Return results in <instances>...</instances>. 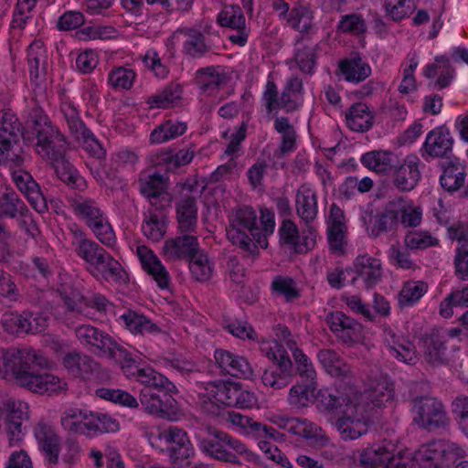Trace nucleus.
<instances>
[{
    "label": "nucleus",
    "instance_id": "nucleus-31",
    "mask_svg": "<svg viewBox=\"0 0 468 468\" xmlns=\"http://www.w3.org/2000/svg\"><path fill=\"white\" fill-rule=\"evenodd\" d=\"M326 322L330 330L344 343L355 341L359 335L360 324L341 311L330 313Z\"/></svg>",
    "mask_w": 468,
    "mask_h": 468
},
{
    "label": "nucleus",
    "instance_id": "nucleus-56",
    "mask_svg": "<svg viewBox=\"0 0 468 468\" xmlns=\"http://www.w3.org/2000/svg\"><path fill=\"white\" fill-rule=\"evenodd\" d=\"M182 86L178 83H170L163 90L151 96L147 100L150 108L166 109L173 107L182 96Z\"/></svg>",
    "mask_w": 468,
    "mask_h": 468
},
{
    "label": "nucleus",
    "instance_id": "nucleus-47",
    "mask_svg": "<svg viewBox=\"0 0 468 468\" xmlns=\"http://www.w3.org/2000/svg\"><path fill=\"white\" fill-rule=\"evenodd\" d=\"M392 207L398 215V223L406 228L418 227L422 220V209L415 206L412 200L402 197L392 200Z\"/></svg>",
    "mask_w": 468,
    "mask_h": 468
},
{
    "label": "nucleus",
    "instance_id": "nucleus-62",
    "mask_svg": "<svg viewBox=\"0 0 468 468\" xmlns=\"http://www.w3.org/2000/svg\"><path fill=\"white\" fill-rule=\"evenodd\" d=\"M136 71L126 67H116L108 74V83L113 90H130L136 79Z\"/></svg>",
    "mask_w": 468,
    "mask_h": 468
},
{
    "label": "nucleus",
    "instance_id": "nucleus-5",
    "mask_svg": "<svg viewBox=\"0 0 468 468\" xmlns=\"http://www.w3.org/2000/svg\"><path fill=\"white\" fill-rule=\"evenodd\" d=\"M74 215L83 221L94 236L107 247H113L116 236L105 212L92 198L75 197L69 199Z\"/></svg>",
    "mask_w": 468,
    "mask_h": 468
},
{
    "label": "nucleus",
    "instance_id": "nucleus-59",
    "mask_svg": "<svg viewBox=\"0 0 468 468\" xmlns=\"http://www.w3.org/2000/svg\"><path fill=\"white\" fill-rule=\"evenodd\" d=\"M317 49V45H299L295 48L294 60L303 73L314 74L316 66Z\"/></svg>",
    "mask_w": 468,
    "mask_h": 468
},
{
    "label": "nucleus",
    "instance_id": "nucleus-53",
    "mask_svg": "<svg viewBox=\"0 0 468 468\" xmlns=\"http://www.w3.org/2000/svg\"><path fill=\"white\" fill-rule=\"evenodd\" d=\"M313 11L307 5H297L293 6L286 16L288 25L302 34H309L313 31Z\"/></svg>",
    "mask_w": 468,
    "mask_h": 468
},
{
    "label": "nucleus",
    "instance_id": "nucleus-34",
    "mask_svg": "<svg viewBox=\"0 0 468 468\" xmlns=\"http://www.w3.org/2000/svg\"><path fill=\"white\" fill-rule=\"evenodd\" d=\"M67 122L71 134L89 154L98 159L105 156L104 148L81 119H67Z\"/></svg>",
    "mask_w": 468,
    "mask_h": 468
},
{
    "label": "nucleus",
    "instance_id": "nucleus-7",
    "mask_svg": "<svg viewBox=\"0 0 468 468\" xmlns=\"http://www.w3.org/2000/svg\"><path fill=\"white\" fill-rule=\"evenodd\" d=\"M36 119L30 120L27 124L31 131L22 130L18 119H0V165L9 168L18 167L24 164L23 151L19 144V134L24 139L30 140L33 133V122Z\"/></svg>",
    "mask_w": 468,
    "mask_h": 468
},
{
    "label": "nucleus",
    "instance_id": "nucleus-15",
    "mask_svg": "<svg viewBox=\"0 0 468 468\" xmlns=\"http://www.w3.org/2000/svg\"><path fill=\"white\" fill-rule=\"evenodd\" d=\"M396 445L387 440L381 444L366 449L360 455V463L365 468H406L405 463L396 462Z\"/></svg>",
    "mask_w": 468,
    "mask_h": 468
},
{
    "label": "nucleus",
    "instance_id": "nucleus-10",
    "mask_svg": "<svg viewBox=\"0 0 468 468\" xmlns=\"http://www.w3.org/2000/svg\"><path fill=\"white\" fill-rule=\"evenodd\" d=\"M180 197L176 202V218L182 233H192L197 225V200L200 197L195 179H187L180 186Z\"/></svg>",
    "mask_w": 468,
    "mask_h": 468
},
{
    "label": "nucleus",
    "instance_id": "nucleus-3",
    "mask_svg": "<svg viewBox=\"0 0 468 468\" xmlns=\"http://www.w3.org/2000/svg\"><path fill=\"white\" fill-rule=\"evenodd\" d=\"M322 396L325 399L324 409L338 416L335 427L342 440H356L367 432L370 414L363 404L356 401V398L350 397L346 391L337 394L324 391Z\"/></svg>",
    "mask_w": 468,
    "mask_h": 468
},
{
    "label": "nucleus",
    "instance_id": "nucleus-30",
    "mask_svg": "<svg viewBox=\"0 0 468 468\" xmlns=\"http://www.w3.org/2000/svg\"><path fill=\"white\" fill-rule=\"evenodd\" d=\"M229 80V77L219 68L213 66L199 69L196 72L195 83L205 95H217Z\"/></svg>",
    "mask_w": 468,
    "mask_h": 468
},
{
    "label": "nucleus",
    "instance_id": "nucleus-29",
    "mask_svg": "<svg viewBox=\"0 0 468 468\" xmlns=\"http://www.w3.org/2000/svg\"><path fill=\"white\" fill-rule=\"evenodd\" d=\"M34 435L48 462L56 464L60 452V440L56 431L49 423L41 420L34 428Z\"/></svg>",
    "mask_w": 468,
    "mask_h": 468
},
{
    "label": "nucleus",
    "instance_id": "nucleus-57",
    "mask_svg": "<svg viewBox=\"0 0 468 468\" xmlns=\"http://www.w3.org/2000/svg\"><path fill=\"white\" fill-rule=\"evenodd\" d=\"M186 40L183 44V51L192 58H201L210 50L206 43L204 35L197 29L186 28L184 30Z\"/></svg>",
    "mask_w": 468,
    "mask_h": 468
},
{
    "label": "nucleus",
    "instance_id": "nucleus-45",
    "mask_svg": "<svg viewBox=\"0 0 468 468\" xmlns=\"http://www.w3.org/2000/svg\"><path fill=\"white\" fill-rule=\"evenodd\" d=\"M27 63L30 78L38 80L46 74L48 52L41 39H35L27 48Z\"/></svg>",
    "mask_w": 468,
    "mask_h": 468
},
{
    "label": "nucleus",
    "instance_id": "nucleus-14",
    "mask_svg": "<svg viewBox=\"0 0 468 468\" xmlns=\"http://www.w3.org/2000/svg\"><path fill=\"white\" fill-rule=\"evenodd\" d=\"M350 397L356 398V401L365 406V410L370 414L375 409H379L394 399L393 385L386 380L377 381L369 389L357 391L349 388L346 391Z\"/></svg>",
    "mask_w": 468,
    "mask_h": 468
},
{
    "label": "nucleus",
    "instance_id": "nucleus-13",
    "mask_svg": "<svg viewBox=\"0 0 468 468\" xmlns=\"http://www.w3.org/2000/svg\"><path fill=\"white\" fill-rule=\"evenodd\" d=\"M80 343L98 356L109 357L118 350V343L106 332L91 325L81 324L75 328Z\"/></svg>",
    "mask_w": 468,
    "mask_h": 468
},
{
    "label": "nucleus",
    "instance_id": "nucleus-8",
    "mask_svg": "<svg viewBox=\"0 0 468 468\" xmlns=\"http://www.w3.org/2000/svg\"><path fill=\"white\" fill-rule=\"evenodd\" d=\"M466 451L458 443L439 439L422 444L415 452L414 460L420 468H451Z\"/></svg>",
    "mask_w": 468,
    "mask_h": 468
},
{
    "label": "nucleus",
    "instance_id": "nucleus-18",
    "mask_svg": "<svg viewBox=\"0 0 468 468\" xmlns=\"http://www.w3.org/2000/svg\"><path fill=\"white\" fill-rule=\"evenodd\" d=\"M88 270L94 277H101L105 281H112L116 283H126L128 281L127 273L122 264L105 249L90 263Z\"/></svg>",
    "mask_w": 468,
    "mask_h": 468
},
{
    "label": "nucleus",
    "instance_id": "nucleus-44",
    "mask_svg": "<svg viewBox=\"0 0 468 468\" xmlns=\"http://www.w3.org/2000/svg\"><path fill=\"white\" fill-rule=\"evenodd\" d=\"M119 320L134 335H157L161 333V328L156 324L153 323L145 315L133 310L125 311V313L120 315Z\"/></svg>",
    "mask_w": 468,
    "mask_h": 468
},
{
    "label": "nucleus",
    "instance_id": "nucleus-46",
    "mask_svg": "<svg viewBox=\"0 0 468 468\" xmlns=\"http://www.w3.org/2000/svg\"><path fill=\"white\" fill-rule=\"evenodd\" d=\"M263 356L277 365L278 367H283L288 370L291 365V358L283 345L276 339L267 340L264 337H258L254 340Z\"/></svg>",
    "mask_w": 468,
    "mask_h": 468
},
{
    "label": "nucleus",
    "instance_id": "nucleus-41",
    "mask_svg": "<svg viewBox=\"0 0 468 468\" xmlns=\"http://www.w3.org/2000/svg\"><path fill=\"white\" fill-rule=\"evenodd\" d=\"M392 207V201L382 212L371 215L366 221V230L370 237L378 238L380 235L395 230L398 226V215Z\"/></svg>",
    "mask_w": 468,
    "mask_h": 468
},
{
    "label": "nucleus",
    "instance_id": "nucleus-4",
    "mask_svg": "<svg viewBox=\"0 0 468 468\" xmlns=\"http://www.w3.org/2000/svg\"><path fill=\"white\" fill-rule=\"evenodd\" d=\"M227 238L235 246L255 255L258 248H267L268 240L257 225V215L250 207H239L229 218Z\"/></svg>",
    "mask_w": 468,
    "mask_h": 468
},
{
    "label": "nucleus",
    "instance_id": "nucleus-32",
    "mask_svg": "<svg viewBox=\"0 0 468 468\" xmlns=\"http://www.w3.org/2000/svg\"><path fill=\"white\" fill-rule=\"evenodd\" d=\"M424 359L432 367H439L447 364V346L445 337L440 330L433 329L426 335L423 339Z\"/></svg>",
    "mask_w": 468,
    "mask_h": 468
},
{
    "label": "nucleus",
    "instance_id": "nucleus-27",
    "mask_svg": "<svg viewBox=\"0 0 468 468\" xmlns=\"http://www.w3.org/2000/svg\"><path fill=\"white\" fill-rule=\"evenodd\" d=\"M139 399L147 413L170 420L176 419V410L173 406L174 399L171 397L163 399L151 388H144L140 391Z\"/></svg>",
    "mask_w": 468,
    "mask_h": 468
},
{
    "label": "nucleus",
    "instance_id": "nucleus-2",
    "mask_svg": "<svg viewBox=\"0 0 468 468\" xmlns=\"http://www.w3.org/2000/svg\"><path fill=\"white\" fill-rule=\"evenodd\" d=\"M32 128L37 140L35 144L37 154L53 166L62 182L80 188L84 185V179L79 176L66 157L69 145L64 135L52 125L48 119L35 120Z\"/></svg>",
    "mask_w": 468,
    "mask_h": 468
},
{
    "label": "nucleus",
    "instance_id": "nucleus-36",
    "mask_svg": "<svg viewBox=\"0 0 468 468\" xmlns=\"http://www.w3.org/2000/svg\"><path fill=\"white\" fill-rule=\"evenodd\" d=\"M69 233L72 236L71 244L76 255L89 267L104 248L89 239L85 231L77 225L69 228Z\"/></svg>",
    "mask_w": 468,
    "mask_h": 468
},
{
    "label": "nucleus",
    "instance_id": "nucleus-11",
    "mask_svg": "<svg viewBox=\"0 0 468 468\" xmlns=\"http://www.w3.org/2000/svg\"><path fill=\"white\" fill-rule=\"evenodd\" d=\"M267 420L293 436L314 441L319 443L328 441L324 431L305 418L291 417L282 412H270L267 416Z\"/></svg>",
    "mask_w": 468,
    "mask_h": 468
},
{
    "label": "nucleus",
    "instance_id": "nucleus-17",
    "mask_svg": "<svg viewBox=\"0 0 468 468\" xmlns=\"http://www.w3.org/2000/svg\"><path fill=\"white\" fill-rule=\"evenodd\" d=\"M421 165L422 163L417 155H407L393 171V186L401 192L413 190L421 178Z\"/></svg>",
    "mask_w": 468,
    "mask_h": 468
},
{
    "label": "nucleus",
    "instance_id": "nucleus-63",
    "mask_svg": "<svg viewBox=\"0 0 468 468\" xmlns=\"http://www.w3.org/2000/svg\"><path fill=\"white\" fill-rule=\"evenodd\" d=\"M280 372L273 368H267L263 371L261 376V382L265 387H270L273 389H282L287 387L291 381L292 372V362L288 370L283 367H279Z\"/></svg>",
    "mask_w": 468,
    "mask_h": 468
},
{
    "label": "nucleus",
    "instance_id": "nucleus-23",
    "mask_svg": "<svg viewBox=\"0 0 468 468\" xmlns=\"http://www.w3.org/2000/svg\"><path fill=\"white\" fill-rule=\"evenodd\" d=\"M92 413V410L68 408L60 416L61 427L69 433L90 437Z\"/></svg>",
    "mask_w": 468,
    "mask_h": 468
},
{
    "label": "nucleus",
    "instance_id": "nucleus-58",
    "mask_svg": "<svg viewBox=\"0 0 468 468\" xmlns=\"http://www.w3.org/2000/svg\"><path fill=\"white\" fill-rule=\"evenodd\" d=\"M188 261L191 274L197 281L206 282L211 278L213 263L200 247L197 249V252L193 253Z\"/></svg>",
    "mask_w": 468,
    "mask_h": 468
},
{
    "label": "nucleus",
    "instance_id": "nucleus-26",
    "mask_svg": "<svg viewBox=\"0 0 468 468\" xmlns=\"http://www.w3.org/2000/svg\"><path fill=\"white\" fill-rule=\"evenodd\" d=\"M61 363L69 375L83 379L90 378L100 368L99 364L91 356L79 351L65 354Z\"/></svg>",
    "mask_w": 468,
    "mask_h": 468
},
{
    "label": "nucleus",
    "instance_id": "nucleus-1",
    "mask_svg": "<svg viewBox=\"0 0 468 468\" xmlns=\"http://www.w3.org/2000/svg\"><path fill=\"white\" fill-rule=\"evenodd\" d=\"M52 362L39 351L32 348L0 350V374L12 373L17 385L39 394L63 390L66 382L37 368H50Z\"/></svg>",
    "mask_w": 468,
    "mask_h": 468
},
{
    "label": "nucleus",
    "instance_id": "nucleus-51",
    "mask_svg": "<svg viewBox=\"0 0 468 468\" xmlns=\"http://www.w3.org/2000/svg\"><path fill=\"white\" fill-rule=\"evenodd\" d=\"M367 31V25L361 13L353 12L341 15L335 26V32L339 35L363 37Z\"/></svg>",
    "mask_w": 468,
    "mask_h": 468
},
{
    "label": "nucleus",
    "instance_id": "nucleus-12",
    "mask_svg": "<svg viewBox=\"0 0 468 468\" xmlns=\"http://www.w3.org/2000/svg\"><path fill=\"white\" fill-rule=\"evenodd\" d=\"M414 422L431 431L444 428L449 424V418L442 403L435 398L420 397L414 400Z\"/></svg>",
    "mask_w": 468,
    "mask_h": 468
},
{
    "label": "nucleus",
    "instance_id": "nucleus-49",
    "mask_svg": "<svg viewBox=\"0 0 468 468\" xmlns=\"http://www.w3.org/2000/svg\"><path fill=\"white\" fill-rule=\"evenodd\" d=\"M317 359L326 372L335 378H347L352 375L351 367L335 350H320L317 353Z\"/></svg>",
    "mask_w": 468,
    "mask_h": 468
},
{
    "label": "nucleus",
    "instance_id": "nucleus-39",
    "mask_svg": "<svg viewBox=\"0 0 468 468\" xmlns=\"http://www.w3.org/2000/svg\"><path fill=\"white\" fill-rule=\"evenodd\" d=\"M139 190L154 206L158 199H168L166 183L164 176L158 173L143 171L139 176Z\"/></svg>",
    "mask_w": 468,
    "mask_h": 468
},
{
    "label": "nucleus",
    "instance_id": "nucleus-25",
    "mask_svg": "<svg viewBox=\"0 0 468 468\" xmlns=\"http://www.w3.org/2000/svg\"><path fill=\"white\" fill-rule=\"evenodd\" d=\"M21 166L10 168L13 181L17 188L25 194L34 208L41 212L46 208V203L39 186L27 171L21 169Z\"/></svg>",
    "mask_w": 468,
    "mask_h": 468
},
{
    "label": "nucleus",
    "instance_id": "nucleus-38",
    "mask_svg": "<svg viewBox=\"0 0 468 468\" xmlns=\"http://www.w3.org/2000/svg\"><path fill=\"white\" fill-rule=\"evenodd\" d=\"M452 144L449 130L441 126L427 134L423 149L431 157H446L450 160L449 154L452 153Z\"/></svg>",
    "mask_w": 468,
    "mask_h": 468
},
{
    "label": "nucleus",
    "instance_id": "nucleus-21",
    "mask_svg": "<svg viewBox=\"0 0 468 468\" xmlns=\"http://www.w3.org/2000/svg\"><path fill=\"white\" fill-rule=\"evenodd\" d=\"M382 339L390 354L398 360L406 364H414L417 361L414 345L388 324L382 326Z\"/></svg>",
    "mask_w": 468,
    "mask_h": 468
},
{
    "label": "nucleus",
    "instance_id": "nucleus-55",
    "mask_svg": "<svg viewBox=\"0 0 468 468\" xmlns=\"http://www.w3.org/2000/svg\"><path fill=\"white\" fill-rule=\"evenodd\" d=\"M144 235L153 241H159L166 231V219L162 211H149L142 224Z\"/></svg>",
    "mask_w": 468,
    "mask_h": 468
},
{
    "label": "nucleus",
    "instance_id": "nucleus-35",
    "mask_svg": "<svg viewBox=\"0 0 468 468\" xmlns=\"http://www.w3.org/2000/svg\"><path fill=\"white\" fill-rule=\"evenodd\" d=\"M137 254L143 269L151 275L161 289L168 288L170 276L159 258L147 247L139 246Z\"/></svg>",
    "mask_w": 468,
    "mask_h": 468
},
{
    "label": "nucleus",
    "instance_id": "nucleus-48",
    "mask_svg": "<svg viewBox=\"0 0 468 468\" xmlns=\"http://www.w3.org/2000/svg\"><path fill=\"white\" fill-rule=\"evenodd\" d=\"M316 388V381L297 382L292 386L289 390L287 398L288 404L292 409L296 410H303L309 407V405L313 403Z\"/></svg>",
    "mask_w": 468,
    "mask_h": 468
},
{
    "label": "nucleus",
    "instance_id": "nucleus-33",
    "mask_svg": "<svg viewBox=\"0 0 468 468\" xmlns=\"http://www.w3.org/2000/svg\"><path fill=\"white\" fill-rule=\"evenodd\" d=\"M354 270L356 277L352 279L355 282L360 278L367 288H371L378 283L382 277V266L379 259L367 253L358 255L354 261Z\"/></svg>",
    "mask_w": 468,
    "mask_h": 468
},
{
    "label": "nucleus",
    "instance_id": "nucleus-64",
    "mask_svg": "<svg viewBox=\"0 0 468 468\" xmlns=\"http://www.w3.org/2000/svg\"><path fill=\"white\" fill-rule=\"evenodd\" d=\"M387 15L394 21H400L409 17L416 9L415 0H385Z\"/></svg>",
    "mask_w": 468,
    "mask_h": 468
},
{
    "label": "nucleus",
    "instance_id": "nucleus-40",
    "mask_svg": "<svg viewBox=\"0 0 468 468\" xmlns=\"http://www.w3.org/2000/svg\"><path fill=\"white\" fill-rule=\"evenodd\" d=\"M295 209L299 218L306 224L313 222L318 214L315 191L308 185H302L296 191Z\"/></svg>",
    "mask_w": 468,
    "mask_h": 468
},
{
    "label": "nucleus",
    "instance_id": "nucleus-43",
    "mask_svg": "<svg viewBox=\"0 0 468 468\" xmlns=\"http://www.w3.org/2000/svg\"><path fill=\"white\" fill-rule=\"evenodd\" d=\"M443 171L440 177L441 187L449 193L455 192L465 184V167L459 161H443L441 165Z\"/></svg>",
    "mask_w": 468,
    "mask_h": 468
},
{
    "label": "nucleus",
    "instance_id": "nucleus-16",
    "mask_svg": "<svg viewBox=\"0 0 468 468\" xmlns=\"http://www.w3.org/2000/svg\"><path fill=\"white\" fill-rule=\"evenodd\" d=\"M218 23L224 27H229L235 32L229 36V41L240 47L248 42L250 28L246 25V19L242 9L236 5H229L218 15Z\"/></svg>",
    "mask_w": 468,
    "mask_h": 468
},
{
    "label": "nucleus",
    "instance_id": "nucleus-28",
    "mask_svg": "<svg viewBox=\"0 0 468 468\" xmlns=\"http://www.w3.org/2000/svg\"><path fill=\"white\" fill-rule=\"evenodd\" d=\"M160 438L170 444L168 452L173 463L186 460L194 454V448L186 433L177 427H170L164 431Z\"/></svg>",
    "mask_w": 468,
    "mask_h": 468
},
{
    "label": "nucleus",
    "instance_id": "nucleus-60",
    "mask_svg": "<svg viewBox=\"0 0 468 468\" xmlns=\"http://www.w3.org/2000/svg\"><path fill=\"white\" fill-rule=\"evenodd\" d=\"M428 285L421 281L404 282L399 293V303L401 307L411 306L427 292Z\"/></svg>",
    "mask_w": 468,
    "mask_h": 468
},
{
    "label": "nucleus",
    "instance_id": "nucleus-19",
    "mask_svg": "<svg viewBox=\"0 0 468 468\" xmlns=\"http://www.w3.org/2000/svg\"><path fill=\"white\" fill-rule=\"evenodd\" d=\"M450 239L457 241L453 261L454 273L462 281L468 280V224L457 223L448 229Z\"/></svg>",
    "mask_w": 468,
    "mask_h": 468
},
{
    "label": "nucleus",
    "instance_id": "nucleus-37",
    "mask_svg": "<svg viewBox=\"0 0 468 468\" xmlns=\"http://www.w3.org/2000/svg\"><path fill=\"white\" fill-rule=\"evenodd\" d=\"M338 69L345 80L352 83L364 81L371 75L370 65L357 53H352L348 58L339 61Z\"/></svg>",
    "mask_w": 468,
    "mask_h": 468
},
{
    "label": "nucleus",
    "instance_id": "nucleus-24",
    "mask_svg": "<svg viewBox=\"0 0 468 468\" xmlns=\"http://www.w3.org/2000/svg\"><path fill=\"white\" fill-rule=\"evenodd\" d=\"M214 357L222 371L232 377L249 379L254 376L250 362L244 356L227 350L218 349L215 351Z\"/></svg>",
    "mask_w": 468,
    "mask_h": 468
},
{
    "label": "nucleus",
    "instance_id": "nucleus-61",
    "mask_svg": "<svg viewBox=\"0 0 468 468\" xmlns=\"http://www.w3.org/2000/svg\"><path fill=\"white\" fill-rule=\"evenodd\" d=\"M28 208L13 190L3 193L0 197V214L9 218L27 216Z\"/></svg>",
    "mask_w": 468,
    "mask_h": 468
},
{
    "label": "nucleus",
    "instance_id": "nucleus-50",
    "mask_svg": "<svg viewBox=\"0 0 468 468\" xmlns=\"http://www.w3.org/2000/svg\"><path fill=\"white\" fill-rule=\"evenodd\" d=\"M134 374L135 380L144 385V388L169 392L176 388V386L166 377L150 367L136 369Z\"/></svg>",
    "mask_w": 468,
    "mask_h": 468
},
{
    "label": "nucleus",
    "instance_id": "nucleus-6",
    "mask_svg": "<svg viewBox=\"0 0 468 468\" xmlns=\"http://www.w3.org/2000/svg\"><path fill=\"white\" fill-rule=\"evenodd\" d=\"M210 434L212 435L211 438L199 440V447L202 452L214 459L230 463H239L237 455H241L248 462L259 463V456L250 451L239 440L218 430H213Z\"/></svg>",
    "mask_w": 468,
    "mask_h": 468
},
{
    "label": "nucleus",
    "instance_id": "nucleus-54",
    "mask_svg": "<svg viewBox=\"0 0 468 468\" xmlns=\"http://www.w3.org/2000/svg\"><path fill=\"white\" fill-rule=\"evenodd\" d=\"M186 130V122H179L177 119H168L151 133L150 142L162 144L182 135Z\"/></svg>",
    "mask_w": 468,
    "mask_h": 468
},
{
    "label": "nucleus",
    "instance_id": "nucleus-20",
    "mask_svg": "<svg viewBox=\"0 0 468 468\" xmlns=\"http://www.w3.org/2000/svg\"><path fill=\"white\" fill-rule=\"evenodd\" d=\"M239 388L240 385L235 382L209 383L207 388V390L209 392L207 397L208 401L203 400V409L209 413L216 414L218 409V403L234 407Z\"/></svg>",
    "mask_w": 468,
    "mask_h": 468
},
{
    "label": "nucleus",
    "instance_id": "nucleus-52",
    "mask_svg": "<svg viewBox=\"0 0 468 468\" xmlns=\"http://www.w3.org/2000/svg\"><path fill=\"white\" fill-rule=\"evenodd\" d=\"M361 164L378 174H386L394 167V154L390 151L374 150L364 154Z\"/></svg>",
    "mask_w": 468,
    "mask_h": 468
},
{
    "label": "nucleus",
    "instance_id": "nucleus-9",
    "mask_svg": "<svg viewBox=\"0 0 468 468\" xmlns=\"http://www.w3.org/2000/svg\"><path fill=\"white\" fill-rule=\"evenodd\" d=\"M261 101L268 113L277 112L280 109L285 110L286 112H292L303 102V81L296 76L289 78L279 98L276 84L272 80H268Z\"/></svg>",
    "mask_w": 468,
    "mask_h": 468
},
{
    "label": "nucleus",
    "instance_id": "nucleus-22",
    "mask_svg": "<svg viewBox=\"0 0 468 468\" xmlns=\"http://www.w3.org/2000/svg\"><path fill=\"white\" fill-rule=\"evenodd\" d=\"M199 248L197 238L195 235L186 233L171 238L164 242L162 255L165 261H176L188 260Z\"/></svg>",
    "mask_w": 468,
    "mask_h": 468
},
{
    "label": "nucleus",
    "instance_id": "nucleus-42",
    "mask_svg": "<svg viewBox=\"0 0 468 468\" xmlns=\"http://www.w3.org/2000/svg\"><path fill=\"white\" fill-rule=\"evenodd\" d=\"M423 75L428 79H433L438 76L434 87L441 90L450 86L455 77V69L447 58L443 56L436 57L434 63L425 66Z\"/></svg>",
    "mask_w": 468,
    "mask_h": 468
}]
</instances>
